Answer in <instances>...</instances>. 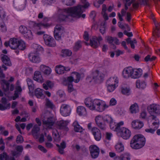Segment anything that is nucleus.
<instances>
[{
    "label": "nucleus",
    "mask_w": 160,
    "mask_h": 160,
    "mask_svg": "<svg viewBox=\"0 0 160 160\" xmlns=\"http://www.w3.org/2000/svg\"><path fill=\"white\" fill-rule=\"evenodd\" d=\"M42 124L48 129H51L54 124V122L53 118L52 117H49L43 119Z\"/></svg>",
    "instance_id": "nucleus-9"
},
{
    "label": "nucleus",
    "mask_w": 160,
    "mask_h": 160,
    "mask_svg": "<svg viewBox=\"0 0 160 160\" xmlns=\"http://www.w3.org/2000/svg\"><path fill=\"white\" fill-rule=\"evenodd\" d=\"M99 152L100 150H99L97 151H96L95 152H90L92 158L94 159L97 158L98 156Z\"/></svg>",
    "instance_id": "nucleus-53"
},
{
    "label": "nucleus",
    "mask_w": 160,
    "mask_h": 160,
    "mask_svg": "<svg viewBox=\"0 0 160 160\" xmlns=\"http://www.w3.org/2000/svg\"><path fill=\"white\" fill-rule=\"evenodd\" d=\"M132 71V67H128L125 68L122 72V75L124 78H128L131 77V74Z\"/></svg>",
    "instance_id": "nucleus-16"
},
{
    "label": "nucleus",
    "mask_w": 160,
    "mask_h": 160,
    "mask_svg": "<svg viewBox=\"0 0 160 160\" xmlns=\"http://www.w3.org/2000/svg\"><path fill=\"white\" fill-rule=\"evenodd\" d=\"M51 72V69L48 67L43 72L45 74L48 75L50 74Z\"/></svg>",
    "instance_id": "nucleus-62"
},
{
    "label": "nucleus",
    "mask_w": 160,
    "mask_h": 160,
    "mask_svg": "<svg viewBox=\"0 0 160 160\" xmlns=\"http://www.w3.org/2000/svg\"><path fill=\"white\" fill-rule=\"evenodd\" d=\"M77 111L79 116H86L87 114L86 109L83 106H78L77 108Z\"/></svg>",
    "instance_id": "nucleus-21"
},
{
    "label": "nucleus",
    "mask_w": 160,
    "mask_h": 160,
    "mask_svg": "<svg viewBox=\"0 0 160 160\" xmlns=\"http://www.w3.org/2000/svg\"><path fill=\"white\" fill-rule=\"evenodd\" d=\"M81 47L80 42L79 41L77 42L73 48V49L74 51H77Z\"/></svg>",
    "instance_id": "nucleus-54"
},
{
    "label": "nucleus",
    "mask_w": 160,
    "mask_h": 160,
    "mask_svg": "<svg viewBox=\"0 0 160 160\" xmlns=\"http://www.w3.org/2000/svg\"><path fill=\"white\" fill-rule=\"evenodd\" d=\"M40 130V128L36 125L34 126L33 129L32 130V134L33 137L36 138H37L38 137V132Z\"/></svg>",
    "instance_id": "nucleus-23"
},
{
    "label": "nucleus",
    "mask_w": 160,
    "mask_h": 160,
    "mask_svg": "<svg viewBox=\"0 0 160 160\" xmlns=\"http://www.w3.org/2000/svg\"><path fill=\"white\" fill-rule=\"evenodd\" d=\"M138 109V106L136 103L131 105L130 108V112L132 113H136Z\"/></svg>",
    "instance_id": "nucleus-32"
},
{
    "label": "nucleus",
    "mask_w": 160,
    "mask_h": 160,
    "mask_svg": "<svg viewBox=\"0 0 160 160\" xmlns=\"http://www.w3.org/2000/svg\"><path fill=\"white\" fill-rule=\"evenodd\" d=\"M148 110L150 115H160V106L158 104H153L151 105L148 107Z\"/></svg>",
    "instance_id": "nucleus-5"
},
{
    "label": "nucleus",
    "mask_w": 160,
    "mask_h": 160,
    "mask_svg": "<svg viewBox=\"0 0 160 160\" xmlns=\"http://www.w3.org/2000/svg\"><path fill=\"white\" fill-rule=\"evenodd\" d=\"M86 0H81V2L84 5H78V6H80L81 7V10H82V8H88V6H89V4L88 2H86Z\"/></svg>",
    "instance_id": "nucleus-51"
},
{
    "label": "nucleus",
    "mask_w": 160,
    "mask_h": 160,
    "mask_svg": "<svg viewBox=\"0 0 160 160\" xmlns=\"http://www.w3.org/2000/svg\"><path fill=\"white\" fill-rule=\"evenodd\" d=\"M102 118L104 122H106L109 124L113 120L112 118L108 115H106L104 117H102Z\"/></svg>",
    "instance_id": "nucleus-38"
},
{
    "label": "nucleus",
    "mask_w": 160,
    "mask_h": 160,
    "mask_svg": "<svg viewBox=\"0 0 160 160\" xmlns=\"http://www.w3.org/2000/svg\"><path fill=\"white\" fill-rule=\"evenodd\" d=\"M62 56L63 57L70 56L72 54V51L68 49H63L62 50Z\"/></svg>",
    "instance_id": "nucleus-35"
},
{
    "label": "nucleus",
    "mask_w": 160,
    "mask_h": 160,
    "mask_svg": "<svg viewBox=\"0 0 160 160\" xmlns=\"http://www.w3.org/2000/svg\"><path fill=\"white\" fill-rule=\"evenodd\" d=\"M58 31H57V30L56 31V32H54V36L55 39L57 40H60L61 39V37L62 36H61V35L58 34Z\"/></svg>",
    "instance_id": "nucleus-57"
},
{
    "label": "nucleus",
    "mask_w": 160,
    "mask_h": 160,
    "mask_svg": "<svg viewBox=\"0 0 160 160\" xmlns=\"http://www.w3.org/2000/svg\"><path fill=\"white\" fill-rule=\"evenodd\" d=\"M43 91V90L40 88H37L34 91L35 95L38 98H44L45 97V96L42 93Z\"/></svg>",
    "instance_id": "nucleus-22"
},
{
    "label": "nucleus",
    "mask_w": 160,
    "mask_h": 160,
    "mask_svg": "<svg viewBox=\"0 0 160 160\" xmlns=\"http://www.w3.org/2000/svg\"><path fill=\"white\" fill-rule=\"evenodd\" d=\"M19 30L21 33L24 35L28 30L25 26L21 25L19 28Z\"/></svg>",
    "instance_id": "nucleus-47"
},
{
    "label": "nucleus",
    "mask_w": 160,
    "mask_h": 160,
    "mask_svg": "<svg viewBox=\"0 0 160 160\" xmlns=\"http://www.w3.org/2000/svg\"><path fill=\"white\" fill-rule=\"evenodd\" d=\"M109 126L110 128L114 131L116 125L115 124V123L113 122V120L109 123Z\"/></svg>",
    "instance_id": "nucleus-64"
},
{
    "label": "nucleus",
    "mask_w": 160,
    "mask_h": 160,
    "mask_svg": "<svg viewBox=\"0 0 160 160\" xmlns=\"http://www.w3.org/2000/svg\"><path fill=\"white\" fill-rule=\"evenodd\" d=\"M104 76V75L102 73L96 70L88 76L86 78V80L89 82H94L96 83H100L103 80Z\"/></svg>",
    "instance_id": "nucleus-3"
},
{
    "label": "nucleus",
    "mask_w": 160,
    "mask_h": 160,
    "mask_svg": "<svg viewBox=\"0 0 160 160\" xmlns=\"http://www.w3.org/2000/svg\"><path fill=\"white\" fill-rule=\"evenodd\" d=\"M73 81V78L72 76H69L67 78H65L63 79L62 84L64 85H68V91L69 92L74 91L72 83Z\"/></svg>",
    "instance_id": "nucleus-6"
},
{
    "label": "nucleus",
    "mask_w": 160,
    "mask_h": 160,
    "mask_svg": "<svg viewBox=\"0 0 160 160\" xmlns=\"http://www.w3.org/2000/svg\"><path fill=\"white\" fill-rule=\"evenodd\" d=\"M34 25L38 26V27L41 28L42 27H43L44 28H47L49 26V24L47 23H34Z\"/></svg>",
    "instance_id": "nucleus-46"
},
{
    "label": "nucleus",
    "mask_w": 160,
    "mask_h": 160,
    "mask_svg": "<svg viewBox=\"0 0 160 160\" xmlns=\"http://www.w3.org/2000/svg\"><path fill=\"white\" fill-rule=\"evenodd\" d=\"M68 123V122L67 121L61 120L58 122V125L61 129H64L68 131V128L66 127Z\"/></svg>",
    "instance_id": "nucleus-26"
},
{
    "label": "nucleus",
    "mask_w": 160,
    "mask_h": 160,
    "mask_svg": "<svg viewBox=\"0 0 160 160\" xmlns=\"http://www.w3.org/2000/svg\"><path fill=\"white\" fill-rule=\"evenodd\" d=\"M122 92L123 94L128 95L130 94V89L129 88H122Z\"/></svg>",
    "instance_id": "nucleus-42"
},
{
    "label": "nucleus",
    "mask_w": 160,
    "mask_h": 160,
    "mask_svg": "<svg viewBox=\"0 0 160 160\" xmlns=\"http://www.w3.org/2000/svg\"><path fill=\"white\" fill-rule=\"evenodd\" d=\"M107 85L108 89L109 92L113 91L116 88V85L114 84L109 85V84H107Z\"/></svg>",
    "instance_id": "nucleus-52"
},
{
    "label": "nucleus",
    "mask_w": 160,
    "mask_h": 160,
    "mask_svg": "<svg viewBox=\"0 0 160 160\" xmlns=\"http://www.w3.org/2000/svg\"><path fill=\"white\" fill-rule=\"evenodd\" d=\"M80 6H77L68 8V9H59L58 18L60 21L67 20L69 17H81L84 18L86 17L85 14H82L83 11L81 10Z\"/></svg>",
    "instance_id": "nucleus-1"
},
{
    "label": "nucleus",
    "mask_w": 160,
    "mask_h": 160,
    "mask_svg": "<svg viewBox=\"0 0 160 160\" xmlns=\"http://www.w3.org/2000/svg\"><path fill=\"white\" fill-rule=\"evenodd\" d=\"M16 150L21 154L23 150V148L22 146L18 145L16 148Z\"/></svg>",
    "instance_id": "nucleus-61"
},
{
    "label": "nucleus",
    "mask_w": 160,
    "mask_h": 160,
    "mask_svg": "<svg viewBox=\"0 0 160 160\" xmlns=\"http://www.w3.org/2000/svg\"><path fill=\"white\" fill-rule=\"evenodd\" d=\"M89 149L90 152H95L96 151L99 150V149L95 145H92L90 146Z\"/></svg>",
    "instance_id": "nucleus-44"
},
{
    "label": "nucleus",
    "mask_w": 160,
    "mask_h": 160,
    "mask_svg": "<svg viewBox=\"0 0 160 160\" xmlns=\"http://www.w3.org/2000/svg\"><path fill=\"white\" fill-rule=\"evenodd\" d=\"M146 86L144 81L141 82L140 80H138L136 82V87L137 88L143 89Z\"/></svg>",
    "instance_id": "nucleus-33"
},
{
    "label": "nucleus",
    "mask_w": 160,
    "mask_h": 160,
    "mask_svg": "<svg viewBox=\"0 0 160 160\" xmlns=\"http://www.w3.org/2000/svg\"><path fill=\"white\" fill-rule=\"evenodd\" d=\"M143 122L138 120L134 121L132 123V127L135 129H140L143 127Z\"/></svg>",
    "instance_id": "nucleus-17"
},
{
    "label": "nucleus",
    "mask_w": 160,
    "mask_h": 160,
    "mask_svg": "<svg viewBox=\"0 0 160 160\" xmlns=\"http://www.w3.org/2000/svg\"><path fill=\"white\" fill-rule=\"evenodd\" d=\"M57 30L59 34L61 36H62V34L64 32V28L60 25H57L54 28V32H56V31Z\"/></svg>",
    "instance_id": "nucleus-25"
},
{
    "label": "nucleus",
    "mask_w": 160,
    "mask_h": 160,
    "mask_svg": "<svg viewBox=\"0 0 160 160\" xmlns=\"http://www.w3.org/2000/svg\"><path fill=\"white\" fill-rule=\"evenodd\" d=\"M118 158L120 160H130V158L129 153H126L121 155L118 157Z\"/></svg>",
    "instance_id": "nucleus-34"
},
{
    "label": "nucleus",
    "mask_w": 160,
    "mask_h": 160,
    "mask_svg": "<svg viewBox=\"0 0 160 160\" xmlns=\"http://www.w3.org/2000/svg\"><path fill=\"white\" fill-rule=\"evenodd\" d=\"M117 103L116 100L114 98H112L110 100L109 105L110 106L115 105Z\"/></svg>",
    "instance_id": "nucleus-59"
},
{
    "label": "nucleus",
    "mask_w": 160,
    "mask_h": 160,
    "mask_svg": "<svg viewBox=\"0 0 160 160\" xmlns=\"http://www.w3.org/2000/svg\"><path fill=\"white\" fill-rule=\"evenodd\" d=\"M0 30L2 32H5L7 31L6 27L5 24L3 23L0 25Z\"/></svg>",
    "instance_id": "nucleus-60"
},
{
    "label": "nucleus",
    "mask_w": 160,
    "mask_h": 160,
    "mask_svg": "<svg viewBox=\"0 0 160 160\" xmlns=\"http://www.w3.org/2000/svg\"><path fill=\"white\" fill-rule=\"evenodd\" d=\"M90 45L91 47L94 48H97L100 44V42H98L95 38L90 40Z\"/></svg>",
    "instance_id": "nucleus-30"
},
{
    "label": "nucleus",
    "mask_w": 160,
    "mask_h": 160,
    "mask_svg": "<svg viewBox=\"0 0 160 160\" xmlns=\"http://www.w3.org/2000/svg\"><path fill=\"white\" fill-rule=\"evenodd\" d=\"M70 69V68L66 69L64 67L60 65L56 66L55 71L57 73L60 74L64 73L65 71H69Z\"/></svg>",
    "instance_id": "nucleus-19"
},
{
    "label": "nucleus",
    "mask_w": 160,
    "mask_h": 160,
    "mask_svg": "<svg viewBox=\"0 0 160 160\" xmlns=\"http://www.w3.org/2000/svg\"><path fill=\"white\" fill-rule=\"evenodd\" d=\"M93 99L91 98L88 97L84 101V103L87 107L91 110L92 107Z\"/></svg>",
    "instance_id": "nucleus-29"
},
{
    "label": "nucleus",
    "mask_w": 160,
    "mask_h": 160,
    "mask_svg": "<svg viewBox=\"0 0 160 160\" xmlns=\"http://www.w3.org/2000/svg\"><path fill=\"white\" fill-rule=\"evenodd\" d=\"M140 70L142 71L141 69H134L132 68L131 77L134 79L139 78L142 74V72L140 71Z\"/></svg>",
    "instance_id": "nucleus-15"
},
{
    "label": "nucleus",
    "mask_w": 160,
    "mask_h": 160,
    "mask_svg": "<svg viewBox=\"0 0 160 160\" xmlns=\"http://www.w3.org/2000/svg\"><path fill=\"white\" fill-rule=\"evenodd\" d=\"M107 42L109 44H111L113 42L114 38L111 36H107L105 37Z\"/></svg>",
    "instance_id": "nucleus-55"
},
{
    "label": "nucleus",
    "mask_w": 160,
    "mask_h": 160,
    "mask_svg": "<svg viewBox=\"0 0 160 160\" xmlns=\"http://www.w3.org/2000/svg\"><path fill=\"white\" fill-rule=\"evenodd\" d=\"M92 132L94 136L95 139L98 141H99L102 137L100 130L96 127H93L92 129Z\"/></svg>",
    "instance_id": "nucleus-13"
},
{
    "label": "nucleus",
    "mask_w": 160,
    "mask_h": 160,
    "mask_svg": "<svg viewBox=\"0 0 160 160\" xmlns=\"http://www.w3.org/2000/svg\"><path fill=\"white\" fill-rule=\"evenodd\" d=\"M2 89L4 91L6 92L9 90V83L6 80L2 79L0 81Z\"/></svg>",
    "instance_id": "nucleus-20"
},
{
    "label": "nucleus",
    "mask_w": 160,
    "mask_h": 160,
    "mask_svg": "<svg viewBox=\"0 0 160 160\" xmlns=\"http://www.w3.org/2000/svg\"><path fill=\"white\" fill-rule=\"evenodd\" d=\"M10 103L7 104L6 106H5L0 103V110L3 111L8 109H9L10 108Z\"/></svg>",
    "instance_id": "nucleus-50"
},
{
    "label": "nucleus",
    "mask_w": 160,
    "mask_h": 160,
    "mask_svg": "<svg viewBox=\"0 0 160 160\" xmlns=\"http://www.w3.org/2000/svg\"><path fill=\"white\" fill-rule=\"evenodd\" d=\"M33 79L38 82H42V78L40 72L36 71L35 72Z\"/></svg>",
    "instance_id": "nucleus-24"
},
{
    "label": "nucleus",
    "mask_w": 160,
    "mask_h": 160,
    "mask_svg": "<svg viewBox=\"0 0 160 160\" xmlns=\"http://www.w3.org/2000/svg\"><path fill=\"white\" fill-rule=\"evenodd\" d=\"M118 83V79L117 77L111 78L107 81V84L109 85L114 84L116 85Z\"/></svg>",
    "instance_id": "nucleus-31"
},
{
    "label": "nucleus",
    "mask_w": 160,
    "mask_h": 160,
    "mask_svg": "<svg viewBox=\"0 0 160 160\" xmlns=\"http://www.w3.org/2000/svg\"><path fill=\"white\" fill-rule=\"evenodd\" d=\"M63 3L67 6L73 5L75 2L74 0H62Z\"/></svg>",
    "instance_id": "nucleus-39"
},
{
    "label": "nucleus",
    "mask_w": 160,
    "mask_h": 160,
    "mask_svg": "<svg viewBox=\"0 0 160 160\" xmlns=\"http://www.w3.org/2000/svg\"><path fill=\"white\" fill-rule=\"evenodd\" d=\"M102 101L99 99H95L93 100L91 110H96L98 111L102 112L104 110V107L101 104Z\"/></svg>",
    "instance_id": "nucleus-8"
},
{
    "label": "nucleus",
    "mask_w": 160,
    "mask_h": 160,
    "mask_svg": "<svg viewBox=\"0 0 160 160\" xmlns=\"http://www.w3.org/2000/svg\"><path fill=\"white\" fill-rule=\"evenodd\" d=\"M122 15H121L119 12L118 13V17L120 21H122L123 20V19L122 18V16H124L126 13V11L124 9H122L121 12Z\"/></svg>",
    "instance_id": "nucleus-40"
},
{
    "label": "nucleus",
    "mask_w": 160,
    "mask_h": 160,
    "mask_svg": "<svg viewBox=\"0 0 160 160\" xmlns=\"http://www.w3.org/2000/svg\"><path fill=\"white\" fill-rule=\"evenodd\" d=\"M10 48L13 49L18 48L19 49L23 50L26 47L25 43L23 41L15 38L10 41Z\"/></svg>",
    "instance_id": "nucleus-4"
},
{
    "label": "nucleus",
    "mask_w": 160,
    "mask_h": 160,
    "mask_svg": "<svg viewBox=\"0 0 160 160\" xmlns=\"http://www.w3.org/2000/svg\"><path fill=\"white\" fill-rule=\"evenodd\" d=\"M121 137L125 139H128L131 136V131L128 129L124 127H122L121 132L119 133Z\"/></svg>",
    "instance_id": "nucleus-11"
},
{
    "label": "nucleus",
    "mask_w": 160,
    "mask_h": 160,
    "mask_svg": "<svg viewBox=\"0 0 160 160\" xmlns=\"http://www.w3.org/2000/svg\"><path fill=\"white\" fill-rule=\"evenodd\" d=\"M4 158L5 160H8L9 158V156L7 155L6 152H3L0 155V160H4Z\"/></svg>",
    "instance_id": "nucleus-48"
},
{
    "label": "nucleus",
    "mask_w": 160,
    "mask_h": 160,
    "mask_svg": "<svg viewBox=\"0 0 160 160\" xmlns=\"http://www.w3.org/2000/svg\"><path fill=\"white\" fill-rule=\"evenodd\" d=\"M102 117L100 116H97L95 118L96 123L98 127L101 130H104L106 128V125L102 122Z\"/></svg>",
    "instance_id": "nucleus-14"
},
{
    "label": "nucleus",
    "mask_w": 160,
    "mask_h": 160,
    "mask_svg": "<svg viewBox=\"0 0 160 160\" xmlns=\"http://www.w3.org/2000/svg\"><path fill=\"white\" fill-rule=\"evenodd\" d=\"M60 112L63 116L66 117L70 115L71 108L69 106L68 104H62L60 108Z\"/></svg>",
    "instance_id": "nucleus-10"
},
{
    "label": "nucleus",
    "mask_w": 160,
    "mask_h": 160,
    "mask_svg": "<svg viewBox=\"0 0 160 160\" xmlns=\"http://www.w3.org/2000/svg\"><path fill=\"white\" fill-rule=\"evenodd\" d=\"M28 58L32 62L34 63H38L41 60L39 55L38 53H31L28 55Z\"/></svg>",
    "instance_id": "nucleus-12"
},
{
    "label": "nucleus",
    "mask_w": 160,
    "mask_h": 160,
    "mask_svg": "<svg viewBox=\"0 0 160 160\" xmlns=\"http://www.w3.org/2000/svg\"><path fill=\"white\" fill-rule=\"evenodd\" d=\"M73 126L75 132H81L83 131L82 128L80 126L77 121H75L73 123Z\"/></svg>",
    "instance_id": "nucleus-27"
},
{
    "label": "nucleus",
    "mask_w": 160,
    "mask_h": 160,
    "mask_svg": "<svg viewBox=\"0 0 160 160\" xmlns=\"http://www.w3.org/2000/svg\"><path fill=\"white\" fill-rule=\"evenodd\" d=\"M43 38L45 44L48 47H54L56 46V42L54 38L47 34H44Z\"/></svg>",
    "instance_id": "nucleus-7"
},
{
    "label": "nucleus",
    "mask_w": 160,
    "mask_h": 160,
    "mask_svg": "<svg viewBox=\"0 0 160 160\" xmlns=\"http://www.w3.org/2000/svg\"><path fill=\"white\" fill-rule=\"evenodd\" d=\"M0 16L3 19L5 18L6 16L5 12L2 8L0 9Z\"/></svg>",
    "instance_id": "nucleus-58"
},
{
    "label": "nucleus",
    "mask_w": 160,
    "mask_h": 160,
    "mask_svg": "<svg viewBox=\"0 0 160 160\" xmlns=\"http://www.w3.org/2000/svg\"><path fill=\"white\" fill-rule=\"evenodd\" d=\"M56 146L58 147H61L64 149L66 147V144L64 141H62L60 145L57 144Z\"/></svg>",
    "instance_id": "nucleus-63"
},
{
    "label": "nucleus",
    "mask_w": 160,
    "mask_h": 160,
    "mask_svg": "<svg viewBox=\"0 0 160 160\" xmlns=\"http://www.w3.org/2000/svg\"><path fill=\"white\" fill-rule=\"evenodd\" d=\"M156 57L155 56H152L151 57V55H148L144 58V60L145 62H148V61L152 62L155 60Z\"/></svg>",
    "instance_id": "nucleus-36"
},
{
    "label": "nucleus",
    "mask_w": 160,
    "mask_h": 160,
    "mask_svg": "<svg viewBox=\"0 0 160 160\" xmlns=\"http://www.w3.org/2000/svg\"><path fill=\"white\" fill-rule=\"evenodd\" d=\"M123 124V122H121L117 125H116V127L115 128L114 131L120 133L121 132V128L120 126Z\"/></svg>",
    "instance_id": "nucleus-41"
},
{
    "label": "nucleus",
    "mask_w": 160,
    "mask_h": 160,
    "mask_svg": "<svg viewBox=\"0 0 160 160\" xmlns=\"http://www.w3.org/2000/svg\"><path fill=\"white\" fill-rule=\"evenodd\" d=\"M46 105L48 108H52L54 107V105L48 99H46Z\"/></svg>",
    "instance_id": "nucleus-49"
},
{
    "label": "nucleus",
    "mask_w": 160,
    "mask_h": 160,
    "mask_svg": "<svg viewBox=\"0 0 160 160\" xmlns=\"http://www.w3.org/2000/svg\"><path fill=\"white\" fill-rule=\"evenodd\" d=\"M145 143V138L141 134L135 135L130 142V146L133 149H139L143 147Z\"/></svg>",
    "instance_id": "nucleus-2"
},
{
    "label": "nucleus",
    "mask_w": 160,
    "mask_h": 160,
    "mask_svg": "<svg viewBox=\"0 0 160 160\" xmlns=\"http://www.w3.org/2000/svg\"><path fill=\"white\" fill-rule=\"evenodd\" d=\"M106 22H105L101 24V26L99 29L100 32L102 34H104L105 32V25Z\"/></svg>",
    "instance_id": "nucleus-43"
},
{
    "label": "nucleus",
    "mask_w": 160,
    "mask_h": 160,
    "mask_svg": "<svg viewBox=\"0 0 160 160\" xmlns=\"http://www.w3.org/2000/svg\"><path fill=\"white\" fill-rule=\"evenodd\" d=\"M23 141V137L21 135H18L17 137L16 142L17 143H21Z\"/></svg>",
    "instance_id": "nucleus-56"
},
{
    "label": "nucleus",
    "mask_w": 160,
    "mask_h": 160,
    "mask_svg": "<svg viewBox=\"0 0 160 160\" xmlns=\"http://www.w3.org/2000/svg\"><path fill=\"white\" fill-rule=\"evenodd\" d=\"M72 73L74 74L76 76V78L75 80L74 79L73 81L76 83L78 82L79 81L81 78V75L80 74L76 72H72Z\"/></svg>",
    "instance_id": "nucleus-45"
},
{
    "label": "nucleus",
    "mask_w": 160,
    "mask_h": 160,
    "mask_svg": "<svg viewBox=\"0 0 160 160\" xmlns=\"http://www.w3.org/2000/svg\"><path fill=\"white\" fill-rule=\"evenodd\" d=\"M115 149L117 152L119 153L121 152L124 150V146L122 142H118L115 145Z\"/></svg>",
    "instance_id": "nucleus-28"
},
{
    "label": "nucleus",
    "mask_w": 160,
    "mask_h": 160,
    "mask_svg": "<svg viewBox=\"0 0 160 160\" xmlns=\"http://www.w3.org/2000/svg\"><path fill=\"white\" fill-rule=\"evenodd\" d=\"M23 35L29 39H32V33L30 30H28Z\"/></svg>",
    "instance_id": "nucleus-37"
},
{
    "label": "nucleus",
    "mask_w": 160,
    "mask_h": 160,
    "mask_svg": "<svg viewBox=\"0 0 160 160\" xmlns=\"http://www.w3.org/2000/svg\"><path fill=\"white\" fill-rule=\"evenodd\" d=\"M1 60L5 65L9 66H10L12 65V63L10 59L7 55L2 54Z\"/></svg>",
    "instance_id": "nucleus-18"
}]
</instances>
